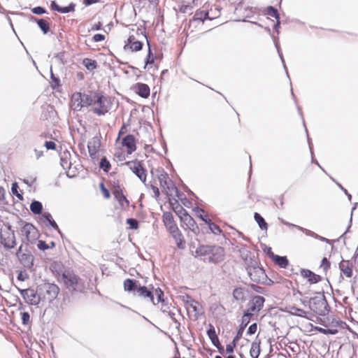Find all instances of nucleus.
I'll return each instance as SVG.
<instances>
[{
    "label": "nucleus",
    "instance_id": "obj_30",
    "mask_svg": "<svg viewBox=\"0 0 358 358\" xmlns=\"http://www.w3.org/2000/svg\"><path fill=\"white\" fill-rule=\"evenodd\" d=\"M192 211L194 212L195 216L197 218H199L204 222H206V221L209 222L210 215L203 208H201L199 206H196L192 208Z\"/></svg>",
    "mask_w": 358,
    "mask_h": 358
},
{
    "label": "nucleus",
    "instance_id": "obj_45",
    "mask_svg": "<svg viewBox=\"0 0 358 358\" xmlns=\"http://www.w3.org/2000/svg\"><path fill=\"white\" fill-rule=\"evenodd\" d=\"M155 57L154 55L152 54V50L150 49V44L148 43V55H147V57L145 59V68H146V66L148 65L152 64L155 62Z\"/></svg>",
    "mask_w": 358,
    "mask_h": 358
},
{
    "label": "nucleus",
    "instance_id": "obj_17",
    "mask_svg": "<svg viewBox=\"0 0 358 358\" xmlns=\"http://www.w3.org/2000/svg\"><path fill=\"white\" fill-rule=\"evenodd\" d=\"M208 8L203 6L202 9L197 10L192 20L189 21V28L196 27L200 24H203L206 20H208Z\"/></svg>",
    "mask_w": 358,
    "mask_h": 358
},
{
    "label": "nucleus",
    "instance_id": "obj_43",
    "mask_svg": "<svg viewBox=\"0 0 358 358\" xmlns=\"http://www.w3.org/2000/svg\"><path fill=\"white\" fill-rule=\"evenodd\" d=\"M254 218H255V221L258 223L259 227L262 229H267V227H268L267 223L265 222L264 219L258 213H255Z\"/></svg>",
    "mask_w": 358,
    "mask_h": 358
},
{
    "label": "nucleus",
    "instance_id": "obj_52",
    "mask_svg": "<svg viewBox=\"0 0 358 358\" xmlns=\"http://www.w3.org/2000/svg\"><path fill=\"white\" fill-rule=\"evenodd\" d=\"M238 341H236L235 338L233 339V341L231 343L227 345L226 346V352L227 354H231L234 352V348L236 345V343Z\"/></svg>",
    "mask_w": 358,
    "mask_h": 358
},
{
    "label": "nucleus",
    "instance_id": "obj_28",
    "mask_svg": "<svg viewBox=\"0 0 358 358\" xmlns=\"http://www.w3.org/2000/svg\"><path fill=\"white\" fill-rule=\"evenodd\" d=\"M339 268L342 273L347 278H350L352 275V266L348 261H341L339 264Z\"/></svg>",
    "mask_w": 358,
    "mask_h": 358
},
{
    "label": "nucleus",
    "instance_id": "obj_51",
    "mask_svg": "<svg viewBox=\"0 0 358 358\" xmlns=\"http://www.w3.org/2000/svg\"><path fill=\"white\" fill-rule=\"evenodd\" d=\"M44 146L47 150H56L57 149L55 141H46L44 143Z\"/></svg>",
    "mask_w": 358,
    "mask_h": 358
},
{
    "label": "nucleus",
    "instance_id": "obj_6",
    "mask_svg": "<svg viewBox=\"0 0 358 358\" xmlns=\"http://www.w3.org/2000/svg\"><path fill=\"white\" fill-rule=\"evenodd\" d=\"M129 170L135 174L139 180L144 184L147 181V170L144 167L143 161H140L137 159L128 161L124 163Z\"/></svg>",
    "mask_w": 358,
    "mask_h": 358
},
{
    "label": "nucleus",
    "instance_id": "obj_31",
    "mask_svg": "<svg viewBox=\"0 0 358 358\" xmlns=\"http://www.w3.org/2000/svg\"><path fill=\"white\" fill-rule=\"evenodd\" d=\"M51 8L61 13H67L74 10V5L71 4L69 6L61 7L55 1H52Z\"/></svg>",
    "mask_w": 358,
    "mask_h": 358
},
{
    "label": "nucleus",
    "instance_id": "obj_15",
    "mask_svg": "<svg viewBox=\"0 0 358 358\" xmlns=\"http://www.w3.org/2000/svg\"><path fill=\"white\" fill-rule=\"evenodd\" d=\"M113 194L115 199L117 201L120 207L127 208L129 206V201L127 199L126 196L123 192V189L119 184L113 185Z\"/></svg>",
    "mask_w": 358,
    "mask_h": 358
},
{
    "label": "nucleus",
    "instance_id": "obj_32",
    "mask_svg": "<svg viewBox=\"0 0 358 358\" xmlns=\"http://www.w3.org/2000/svg\"><path fill=\"white\" fill-rule=\"evenodd\" d=\"M208 20H212L216 19L220 15V9L217 6L213 5L210 9H208Z\"/></svg>",
    "mask_w": 358,
    "mask_h": 358
},
{
    "label": "nucleus",
    "instance_id": "obj_29",
    "mask_svg": "<svg viewBox=\"0 0 358 358\" xmlns=\"http://www.w3.org/2000/svg\"><path fill=\"white\" fill-rule=\"evenodd\" d=\"M169 203L171 206V209L177 215L179 219L187 213V211L178 203V201L176 200L174 202L170 201Z\"/></svg>",
    "mask_w": 358,
    "mask_h": 358
},
{
    "label": "nucleus",
    "instance_id": "obj_49",
    "mask_svg": "<svg viewBox=\"0 0 358 358\" xmlns=\"http://www.w3.org/2000/svg\"><path fill=\"white\" fill-rule=\"evenodd\" d=\"M19 186L17 182H13L11 187V191L13 194H15L19 199L22 200L23 196L21 194L18 192Z\"/></svg>",
    "mask_w": 358,
    "mask_h": 358
},
{
    "label": "nucleus",
    "instance_id": "obj_54",
    "mask_svg": "<svg viewBox=\"0 0 358 358\" xmlns=\"http://www.w3.org/2000/svg\"><path fill=\"white\" fill-rule=\"evenodd\" d=\"M22 320L24 324H27L30 320V315L27 312H24L22 313Z\"/></svg>",
    "mask_w": 358,
    "mask_h": 358
},
{
    "label": "nucleus",
    "instance_id": "obj_46",
    "mask_svg": "<svg viewBox=\"0 0 358 358\" xmlns=\"http://www.w3.org/2000/svg\"><path fill=\"white\" fill-rule=\"evenodd\" d=\"M43 217L49 222L50 225L55 229H58L59 227L57 223L53 220L52 215L49 213H45Z\"/></svg>",
    "mask_w": 358,
    "mask_h": 358
},
{
    "label": "nucleus",
    "instance_id": "obj_53",
    "mask_svg": "<svg viewBox=\"0 0 358 358\" xmlns=\"http://www.w3.org/2000/svg\"><path fill=\"white\" fill-rule=\"evenodd\" d=\"M31 10L34 13L37 14V15H42L45 13H46L45 9L41 6L35 7V8H32Z\"/></svg>",
    "mask_w": 358,
    "mask_h": 358
},
{
    "label": "nucleus",
    "instance_id": "obj_13",
    "mask_svg": "<svg viewBox=\"0 0 358 358\" xmlns=\"http://www.w3.org/2000/svg\"><path fill=\"white\" fill-rule=\"evenodd\" d=\"M265 299L262 296H255L248 303V310L245 313H249L250 315V317L253 315L254 313H257L259 312L264 304Z\"/></svg>",
    "mask_w": 358,
    "mask_h": 358
},
{
    "label": "nucleus",
    "instance_id": "obj_34",
    "mask_svg": "<svg viewBox=\"0 0 358 358\" xmlns=\"http://www.w3.org/2000/svg\"><path fill=\"white\" fill-rule=\"evenodd\" d=\"M265 14L271 17H274L276 20V25H279V13L276 8L273 6H268L265 10Z\"/></svg>",
    "mask_w": 358,
    "mask_h": 358
},
{
    "label": "nucleus",
    "instance_id": "obj_47",
    "mask_svg": "<svg viewBox=\"0 0 358 358\" xmlns=\"http://www.w3.org/2000/svg\"><path fill=\"white\" fill-rule=\"evenodd\" d=\"M99 188L103 194V196L106 199H108L110 197V193L109 190L106 187L103 182L99 183Z\"/></svg>",
    "mask_w": 358,
    "mask_h": 358
},
{
    "label": "nucleus",
    "instance_id": "obj_38",
    "mask_svg": "<svg viewBox=\"0 0 358 358\" xmlns=\"http://www.w3.org/2000/svg\"><path fill=\"white\" fill-rule=\"evenodd\" d=\"M210 245H200L195 251L196 254L199 256H206L210 255V250H212Z\"/></svg>",
    "mask_w": 358,
    "mask_h": 358
},
{
    "label": "nucleus",
    "instance_id": "obj_26",
    "mask_svg": "<svg viewBox=\"0 0 358 358\" xmlns=\"http://www.w3.org/2000/svg\"><path fill=\"white\" fill-rule=\"evenodd\" d=\"M251 320L250 315L249 313H244L242 317L241 323L238 330L237 334L235 336V340L238 341L243 335L245 328L248 326Z\"/></svg>",
    "mask_w": 358,
    "mask_h": 358
},
{
    "label": "nucleus",
    "instance_id": "obj_55",
    "mask_svg": "<svg viewBox=\"0 0 358 358\" xmlns=\"http://www.w3.org/2000/svg\"><path fill=\"white\" fill-rule=\"evenodd\" d=\"M37 246L38 248L41 250H45L49 248V246L44 241H38Z\"/></svg>",
    "mask_w": 358,
    "mask_h": 358
},
{
    "label": "nucleus",
    "instance_id": "obj_44",
    "mask_svg": "<svg viewBox=\"0 0 358 358\" xmlns=\"http://www.w3.org/2000/svg\"><path fill=\"white\" fill-rule=\"evenodd\" d=\"M99 166L106 173H108L111 169V164L106 157L101 159Z\"/></svg>",
    "mask_w": 358,
    "mask_h": 358
},
{
    "label": "nucleus",
    "instance_id": "obj_42",
    "mask_svg": "<svg viewBox=\"0 0 358 358\" xmlns=\"http://www.w3.org/2000/svg\"><path fill=\"white\" fill-rule=\"evenodd\" d=\"M205 223L208 224L209 229L214 234L217 235V234H221V232H222L221 229L220 228V227L218 225H217L212 221L210 217L209 218V222L206 221Z\"/></svg>",
    "mask_w": 358,
    "mask_h": 358
},
{
    "label": "nucleus",
    "instance_id": "obj_58",
    "mask_svg": "<svg viewBox=\"0 0 358 358\" xmlns=\"http://www.w3.org/2000/svg\"><path fill=\"white\" fill-rule=\"evenodd\" d=\"M151 189L154 193L155 198L157 199L160 196V192L158 187L155 185H151Z\"/></svg>",
    "mask_w": 358,
    "mask_h": 358
},
{
    "label": "nucleus",
    "instance_id": "obj_41",
    "mask_svg": "<svg viewBox=\"0 0 358 358\" xmlns=\"http://www.w3.org/2000/svg\"><path fill=\"white\" fill-rule=\"evenodd\" d=\"M30 210L34 214H41L43 210L41 203L37 201H33L30 205Z\"/></svg>",
    "mask_w": 358,
    "mask_h": 358
},
{
    "label": "nucleus",
    "instance_id": "obj_35",
    "mask_svg": "<svg viewBox=\"0 0 358 358\" xmlns=\"http://www.w3.org/2000/svg\"><path fill=\"white\" fill-rule=\"evenodd\" d=\"M260 342H253L251 344L250 355L252 358H258L260 355Z\"/></svg>",
    "mask_w": 358,
    "mask_h": 358
},
{
    "label": "nucleus",
    "instance_id": "obj_16",
    "mask_svg": "<svg viewBox=\"0 0 358 358\" xmlns=\"http://www.w3.org/2000/svg\"><path fill=\"white\" fill-rule=\"evenodd\" d=\"M20 292L26 303L30 305H38L39 303L40 297L34 289H20Z\"/></svg>",
    "mask_w": 358,
    "mask_h": 358
},
{
    "label": "nucleus",
    "instance_id": "obj_23",
    "mask_svg": "<svg viewBox=\"0 0 358 358\" xmlns=\"http://www.w3.org/2000/svg\"><path fill=\"white\" fill-rule=\"evenodd\" d=\"M209 260L217 263L223 260L224 257V250L220 246H212Z\"/></svg>",
    "mask_w": 358,
    "mask_h": 358
},
{
    "label": "nucleus",
    "instance_id": "obj_48",
    "mask_svg": "<svg viewBox=\"0 0 358 358\" xmlns=\"http://www.w3.org/2000/svg\"><path fill=\"white\" fill-rule=\"evenodd\" d=\"M126 223L129 225V229H137L138 228V222L134 218H128Z\"/></svg>",
    "mask_w": 358,
    "mask_h": 358
},
{
    "label": "nucleus",
    "instance_id": "obj_50",
    "mask_svg": "<svg viewBox=\"0 0 358 358\" xmlns=\"http://www.w3.org/2000/svg\"><path fill=\"white\" fill-rule=\"evenodd\" d=\"M330 262L327 259V257H324L322 259V262H321V264H320V267L324 271H327L328 269L330 268Z\"/></svg>",
    "mask_w": 358,
    "mask_h": 358
},
{
    "label": "nucleus",
    "instance_id": "obj_18",
    "mask_svg": "<svg viewBox=\"0 0 358 358\" xmlns=\"http://www.w3.org/2000/svg\"><path fill=\"white\" fill-rule=\"evenodd\" d=\"M101 139L99 137L94 136L87 143L88 152L90 157L93 159L99 158V152L101 148Z\"/></svg>",
    "mask_w": 358,
    "mask_h": 358
},
{
    "label": "nucleus",
    "instance_id": "obj_36",
    "mask_svg": "<svg viewBox=\"0 0 358 358\" xmlns=\"http://www.w3.org/2000/svg\"><path fill=\"white\" fill-rule=\"evenodd\" d=\"M82 63L85 66V67L90 71H94L98 66L96 61L90 58H85L83 60Z\"/></svg>",
    "mask_w": 358,
    "mask_h": 358
},
{
    "label": "nucleus",
    "instance_id": "obj_4",
    "mask_svg": "<svg viewBox=\"0 0 358 358\" xmlns=\"http://www.w3.org/2000/svg\"><path fill=\"white\" fill-rule=\"evenodd\" d=\"M113 106L111 98L104 95L102 92H95L92 105V111L94 114L101 116L109 112Z\"/></svg>",
    "mask_w": 358,
    "mask_h": 358
},
{
    "label": "nucleus",
    "instance_id": "obj_61",
    "mask_svg": "<svg viewBox=\"0 0 358 358\" xmlns=\"http://www.w3.org/2000/svg\"><path fill=\"white\" fill-rule=\"evenodd\" d=\"M126 132H127V127H126V125L124 124L121 127V128H120V131H119V132H118V138H120V136H121L122 135L124 134Z\"/></svg>",
    "mask_w": 358,
    "mask_h": 358
},
{
    "label": "nucleus",
    "instance_id": "obj_56",
    "mask_svg": "<svg viewBox=\"0 0 358 358\" xmlns=\"http://www.w3.org/2000/svg\"><path fill=\"white\" fill-rule=\"evenodd\" d=\"M106 39V36L101 34H96L93 36V41L94 42L103 41Z\"/></svg>",
    "mask_w": 358,
    "mask_h": 358
},
{
    "label": "nucleus",
    "instance_id": "obj_7",
    "mask_svg": "<svg viewBox=\"0 0 358 358\" xmlns=\"http://www.w3.org/2000/svg\"><path fill=\"white\" fill-rule=\"evenodd\" d=\"M20 234L22 237V241L27 243H34L39 237L38 229L31 223H24Z\"/></svg>",
    "mask_w": 358,
    "mask_h": 358
},
{
    "label": "nucleus",
    "instance_id": "obj_62",
    "mask_svg": "<svg viewBox=\"0 0 358 358\" xmlns=\"http://www.w3.org/2000/svg\"><path fill=\"white\" fill-rule=\"evenodd\" d=\"M27 278V275H24L22 271H20L17 275V279L20 281H24Z\"/></svg>",
    "mask_w": 358,
    "mask_h": 358
},
{
    "label": "nucleus",
    "instance_id": "obj_39",
    "mask_svg": "<svg viewBox=\"0 0 358 358\" xmlns=\"http://www.w3.org/2000/svg\"><path fill=\"white\" fill-rule=\"evenodd\" d=\"M176 196L180 199L181 204L188 208H193V203L191 200H189L185 195L183 194H179L178 192L176 193Z\"/></svg>",
    "mask_w": 358,
    "mask_h": 358
},
{
    "label": "nucleus",
    "instance_id": "obj_57",
    "mask_svg": "<svg viewBox=\"0 0 358 358\" xmlns=\"http://www.w3.org/2000/svg\"><path fill=\"white\" fill-rule=\"evenodd\" d=\"M257 325L256 323H254L249 327V328L248 329V334H250V335L254 334L257 331Z\"/></svg>",
    "mask_w": 358,
    "mask_h": 358
},
{
    "label": "nucleus",
    "instance_id": "obj_10",
    "mask_svg": "<svg viewBox=\"0 0 358 358\" xmlns=\"http://www.w3.org/2000/svg\"><path fill=\"white\" fill-rule=\"evenodd\" d=\"M310 309L317 315H325L328 310V303L324 297H315L310 303Z\"/></svg>",
    "mask_w": 358,
    "mask_h": 358
},
{
    "label": "nucleus",
    "instance_id": "obj_20",
    "mask_svg": "<svg viewBox=\"0 0 358 358\" xmlns=\"http://www.w3.org/2000/svg\"><path fill=\"white\" fill-rule=\"evenodd\" d=\"M207 335L212 342L213 345L216 347L220 353L223 354L224 348L221 345L217 334L216 333L214 326L211 324H208V329L207 330Z\"/></svg>",
    "mask_w": 358,
    "mask_h": 358
},
{
    "label": "nucleus",
    "instance_id": "obj_1",
    "mask_svg": "<svg viewBox=\"0 0 358 358\" xmlns=\"http://www.w3.org/2000/svg\"><path fill=\"white\" fill-rule=\"evenodd\" d=\"M123 285L126 292H132L134 296L139 297L146 302H150L154 305H157L164 301V292L159 288L155 289V294L157 297L155 299L152 291L153 287L148 288L145 286H141L138 281L130 278L126 279L124 281Z\"/></svg>",
    "mask_w": 358,
    "mask_h": 358
},
{
    "label": "nucleus",
    "instance_id": "obj_27",
    "mask_svg": "<svg viewBox=\"0 0 358 358\" xmlns=\"http://www.w3.org/2000/svg\"><path fill=\"white\" fill-rule=\"evenodd\" d=\"M248 290L245 287H236L233 290V297L238 302H243L246 300Z\"/></svg>",
    "mask_w": 358,
    "mask_h": 358
},
{
    "label": "nucleus",
    "instance_id": "obj_33",
    "mask_svg": "<svg viewBox=\"0 0 358 358\" xmlns=\"http://www.w3.org/2000/svg\"><path fill=\"white\" fill-rule=\"evenodd\" d=\"M287 312L290 313L292 315H296L301 317H306V312L303 310V309L298 308L295 306H290L287 308Z\"/></svg>",
    "mask_w": 358,
    "mask_h": 358
},
{
    "label": "nucleus",
    "instance_id": "obj_19",
    "mask_svg": "<svg viewBox=\"0 0 358 358\" xmlns=\"http://www.w3.org/2000/svg\"><path fill=\"white\" fill-rule=\"evenodd\" d=\"M122 145L127 155H131L136 150V140L134 135L128 134L122 140Z\"/></svg>",
    "mask_w": 358,
    "mask_h": 358
},
{
    "label": "nucleus",
    "instance_id": "obj_63",
    "mask_svg": "<svg viewBox=\"0 0 358 358\" xmlns=\"http://www.w3.org/2000/svg\"><path fill=\"white\" fill-rule=\"evenodd\" d=\"M101 27H102V24L100 22H99L98 23L94 24L92 27V30H99L101 29Z\"/></svg>",
    "mask_w": 358,
    "mask_h": 358
},
{
    "label": "nucleus",
    "instance_id": "obj_24",
    "mask_svg": "<svg viewBox=\"0 0 358 358\" xmlns=\"http://www.w3.org/2000/svg\"><path fill=\"white\" fill-rule=\"evenodd\" d=\"M132 90L142 98L146 99L150 94V89L147 84L137 83L132 87Z\"/></svg>",
    "mask_w": 358,
    "mask_h": 358
},
{
    "label": "nucleus",
    "instance_id": "obj_2",
    "mask_svg": "<svg viewBox=\"0 0 358 358\" xmlns=\"http://www.w3.org/2000/svg\"><path fill=\"white\" fill-rule=\"evenodd\" d=\"M162 222L167 231L175 239L178 248H183L185 246L184 237L174 220L173 214L171 212H164Z\"/></svg>",
    "mask_w": 358,
    "mask_h": 358
},
{
    "label": "nucleus",
    "instance_id": "obj_59",
    "mask_svg": "<svg viewBox=\"0 0 358 358\" xmlns=\"http://www.w3.org/2000/svg\"><path fill=\"white\" fill-rule=\"evenodd\" d=\"M100 0H83V3L87 6H90L92 4H94V3H98L99 2Z\"/></svg>",
    "mask_w": 358,
    "mask_h": 358
},
{
    "label": "nucleus",
    "instance_id": "obj_9",
    "mask_svg": "<svg viewBox=\"0 0 358 358\" xmlns=\"http://www.w3.org/2000/svg\"><path fill=\"white\" fill-rule=\"evenodd\" d=\"M140 34L138 31H135V33H131L129 36V38L125 41V44L124 45V50L125 51L130 52H138L142 50L143 43L139 39Z\"/></svg>",
    "mask_w": 358,
    "mask_h": 358
},
{
    "label": "nucleus",
    "instance_id": "obj_8",
    "mask_svg": "<svg viewBox=\"0 0 358 358\" xmlns=\"http://www.w3.org/2000/svg\"><path fill=\"white\" fill-rule=\"evenodd\" d=\"M158 180L162 192L168 196H173L174 193H178L177 187L164 171L158 175Z\"/></svg>",
    "mask_w": 358,
    "mask_h": 358
},
{
    "label": "nucleus",
    "instance_id": "obj_5",
    "mask_svg": "<svg viewBox=\"0 0 358 358\" xmlns=\"http://www.w3.org/2000/svg\"><path fill=\"white\" fill-rule=\"evenodd\" d=\"M96 91H89L87 93L76 92L71 96V107L73 110L80 111L84 107L92 106Z\"/></svg>",
    "mask_w": 358,
    "mask_h": 358
},
{
    "label": "nucleus",
    "instance_id": "obj_60",
    "mask_svg": "<svg viewBox=\"0 0 358 358\" xmlns=\"http://www.w3.org/2000/svg\"><path fill=\"white\" fill-rule=\"evenodd\" d=\"M317 329L320 332L324 334H334L336 332V331H333L330 329H323V328H318Z\"/></svg>",
    "mask_w": 358,
    "mask_h": 358
},
{
    "label": "nucleus",
    "instance_id": "obj_25",
    "mask_svg": "<svg viewBox=\"0 0 358 358\" xmlns=\"http://www.w3.org/2000/svg\"><path fill=\"white\" fill-rule=\"evenodd\" d=\"M301 274L303 278H307L308 282L311 284L317 283L322 280L320 275L315 274L308 269H302Z\"/></svg>",
    "mask_w": 358,
    "mask_h": 358
},
{
    "label": "nucleus",
    "instance_id": "obj_21",
    "mask_svg": "<svg viewBox=\"0 0 358 358\" xmlns=\"http://www.w3.org/2000/svg\"><path fill=\"white\" fill-rule=\"evenodd\" d=\"M175 2L174 9L182 13L190 12L194 6V0H172Z\"/></svg>",
    "mask_w": 358,
    "mask_h": 358
},
{
    "label": "nucleus",
    "instance_id": "obj_3",
    "mask_svg": "<svg viewBox=\"0 0 358 358\" xmlns=\"http://www.w3.org/2000/svg\"><path fill=\"white\" fill-rule=\"evenodd\" d=\"M58 280L71 292H82L85 287L83 280L71 270H65Z\"/></svg>",
    "mask_w": 358,
    "mask_h": 358
},
{
    "label": "nucleus",
    "instance_id": "obj_14",
    "mask_svg": "<svg viewBox=\"0 0 358 358\" xmlns=\"http://www.w3.org/2000/svg\"><path fill=\"white\" fill-rule=\"evenodd\" d=\"M248 273L250 279L255 282H264L266 279L265 271L259 266L248 267Z\"/></svg>",
    "mask_w": 358,
    "mask_h": 358
},
{
    "label": "nucleus",
    "instance_id": "obj_40",
    "mask_svg": "<svg viewBox=\"0 0 358 358\" xmlns=\"http://www.w3.org/2000/svg\"><path fill=\"white\" fill-rule=\"evenodd\" d=\"M37 24L43 34H47L50 31V22L45 19H40L37 20Z\"/></svg>",
    "mask_w": 358,
    "mask_h": 358
},
{
    "label": "nucleus",
    "instance_id": "obj_64",
    "mask_svg": "<svg viewBox=\"0 0 358 358\" xmlns=\"http://www.w3.org/2000/svg\"><path fill=\"white\" fill-rule=\"evenodd\" d=\"M199 305V303L197 302H195V301H192L191 303H190V307L193 309V310L194 312H197V306Z\"/></svg>",
    "mask_w": 358,
    "mask_h": 358
},
{
    "label": "nucleus",
    "instance_id": "obj_11",
    "mask_svg": "<svg viewBox=\"0 0 358 358\" xmlns=\"http://www.w3.org/2000/svg\"><path fill=\"white\" fill-rule=\"evenodd\" d=\"M1 243L6 248H13L16 245L14 231L10 227H8L1 231Z\"/></svg>",
    "mask_w": 358,
    "mask_h": 358
},
{
    "label": "nucleus",
    "instance_id": "obj_22",
    "mask_svg": "<svg viewBox=\"0 0 358 358\" xmlns=\"http://www.w3.org/2000/svg\"><path fill=\"white\" fill-rule=\"evenodd\" d=\"M59 293V287L54 283H48L45 285L44 298L51 302L55 300Z\"/></svg>",
    "mask_w": 358,
    "mask_h": 358
},
{
    "label": "nucleus",
    "instance_id": "obj_37",
    "mask_svg": "<svg viewBox=\"0 0 358 358\" xmlns=\"http://www.w3.org/2000/svg\"><path fill=\"white\" fill-rule=\"evenodd\" d=\"M273 260L275 264L283 268H287L289 264L288 259L286 257L275 255L273 256Z\"/></svg>",
    "mask_w": 358,
    "mask_h": 358
},
{
    "label": "nucleus",
    "instance_id": "obj_12",
    "mask_svg": "<svg viewBox=\"0 0 358 358\" xmlns=\"http://www.w3.org/2000/svg\"><path fill=\"white\" fill-rule=\"evenodd\" d=\"M182 227L185 230H189L195 235H199L200 229L194 218L187 213L180 218Z\"/></svg>",
    "mask_w": 358,
    "mask_h": 358
}]
</instances>
